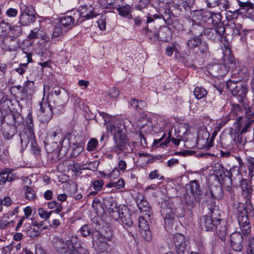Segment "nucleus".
Returning a JSON list of instances; mask_svg holds the SVG:
<instances>
[{
    "label": "nucleus",
    "mask_w": 254,
    "mask_h": 254,
    "mask_svg": "<svg viewBox=\"0 0 254 254\" xmlns=\"http://www.w3.org/2000/svg\"><path fill=\"white\" fill-rule=\"evenodd\" d=\"M36 20L35 15L30 14L28 15L26 14L21 13L20 15L19 22L20 25L26 26L30 25L33 23Z\"/></svg>",
    "instance_id": "72a5a7b5"
},
{
    "label": "nucleus",
    "mask_w": 254,
    "mask_h": 254,
    "mask_svg": "<svg viewBox=\"0 0 254 254\" xmlns=\"http://www.w3.org/2000/svg\"><path fill=\"white\" fill-rule=\"evenodd\" d=\"M253 123L247 119V117L242 116L238 117L235 121V131L239 135H242L249 131L252 127Z\"/></svg>",
    "instance_id": "9b49d317"
},
{
    "label": "nucleus",
    "mask_w": 254,
    "mask_h": 254,
    "mask_svg": "<svg viewBox=\"0 0 254 254\" xmlns=\"http://www.w3.org/2000/svg\"><path fill=\"white\" fill-rule=\"evenodd\" d=\"M223 63L224 65L227 66L228 70H234L237 66L234 57L231 54V49L228 47L225 48Z\"/></svg>",
    "instance_id": "aec40b11"
},
{
    "label": "nucleus",
    "mask_w": 254,
    "mask_h": 254,
    "mask_svg": "<svg viewBox=\"0 0 254 254\" xmlns=\"http://www.w3.org/2000/svg\"><path fill=\"white\" fill-rule=\"evenodd\" d=\"M80 232L84 237H86L91 234V228L89 225H83L80 229Z\"/></svg>",
    "instance_id": "338daca9"
},
{
    "label": "nucleus",
    "mask_w": 254,
    "mask_h": 254,
    "mask_svg": "<svg viewBox=\"0 0 254 254\" xmlns=\"http://www.w3.org/2000/svg\"><path fill=\"white\" fill-rule=\"evenodd\" d=\"M40 110L42 113V114L40 115V122L43 124H46L48 123L52 118V116L53 115L52 112H49L47 114H45L44 110L43 109V107L42 106V104H41Z\"/></svg>",
    "instance_id": "603ef678"
},
{
    "label": "nucleus",
    "mask_w": 254,
    "mask_h": 254,
    "mask_svg": "<svg viewBox=\"0 0 254 254\" xmlns=\"http://www.w3.org/2000/svg\"><path fill=\"white\" fill-rule=\"evenodd\" d=\"M242 108L238 104H234L232 105V107L231 110V112L229 113V117L230 118H234L235 117L238 116H240L239 114L242 113Z\"/></svg>",
    "instance_id": "4d7b16f0"
},
{
    "label": "nucleus",
    "mask_w": 254,
    "mask_h": 254,
    "mask_svg": "<svg viewBox=\"0 0 254 254\" xmlns=\"http://www.w3.org/2000/svg\"><path fill=\"white\" fill-rule=\"evenodd\" d=\"M27 58V62L25 64H20L17 67H15L14 70L20 75H23L27 68L28 64L32 62V55L29 53L24 52Z\"/></svg>",
    "instance_id": "e433bc0d"
},
{
    "label": "nucleus",
    "mask_w": 254,
    "mask_h": 254,
    "mask_svg": "<svg viewBox=\"0 0 254 254\" xmlns=\"http://www.w3.org/2000/svg\"><path fill=\"white\" fill-rule=\"evenodd\" d=\"M202 196V192L198 181H191L186 185V192L183 198L188 209L195 207L200 201Z\"/></svg>",
    "instance_id": "f257e3e1"
},
{
    "label": "nucleus",
    "mask_w": 254,
    "mask_h": 254,
    "mask_svg": "<svg viewBox=\"0 0 254 254\" xmlns=\"http://www.w3.org/2000/svg\"><path fill=\"white\" fill-rule=\"evenodd\" d=\"M74 239L71 238L64 242L63 238L56 236L53 239V245L55 250L58 252L66 253L67 251H69L71 248H72Z\"/></svg>",
    "instance_id": "6e6552de"
},
{
    "label": "nucleus",
    "mask_w": 254,
    "mask_h": 254,
    "mask_svg": "<svg viewBox=\"0 0 254 254\" xmlns=\"http://www.w3.org/2000/svg\"><path fill=\"white\" fill-rule=\"evenodd\" d=\"M194 3V0H182L179 2L175 3L174 7L180 10L183 14L189 16Z\"/></svg>",
    "instance_id": "dca6fc26"
},
{
    "label": "nucleus",
    "mask_w": 254,
    "mask_h": 254,
    "mask_svg": "<svg viewBox=\"0 0 254 254\" xmlns=\"http://www.w3.org/2000/svg\"><path fill=\"white\" fill-rule=\"evenodd\" d=\"M20 41L19 39H15L8 35L3 37L0 46L5 51L14 52L20 48Z\"/></svg>",
    "instance_id": "9d476101"
},
{
    "label": "nucleus",
    "mask_w": 254,
    "mask_h": 254,
    "mask_svg": "<svg viewBox=\"0 0 254 254\" xmlns=\"http://www.w3.org/2000/svg\"><path fill=\"white\" fill-rule=\"evenodd\" d=\"M6 118L8 120V124L14 126L15 127L20 126L23 123V119L21 115L18 112L7 114L4 116V119Z\"/></svg>",
    "instance_id": "b1692460"
},
{
    "label": "nucleus",
    "mask_w": 254,
    "mask_h": 254,
    "mask_svg": "<svg viewBox=\"0 0 254 254\" xmlns=\"http://www.w3.org/2000/svg\"><path fill=\"white\" fill-rule=\"evenodd\" d=\"M237 219L240 229L243 235H247L250 233V225L245 204L239 203L237 207Z\"/></svg>",
    "instance_id": "20e7f679"
},
{
    "label": "nucleus",
    "mask_w": 254,
    "mask_h": 254,
    "mask_svg": "<svg viewBox=\"0 0 254 254\" xmlns=\"http://www.w3.org/2000/svg\"><path fill=\"white\" fill-rule=\"evenodd\" d=\"M10 25L8 23L2 21L0 23V36L3 37L8 36L9 32Z\"/></svg>",
    "instance_id": "864d4df0"
},
{
    "label": "nucleus",
    "mask_w": 254,
    "mask_h": 254,
    "mask_svg": "<svg viewBox=\"0 0 254 254\" xmlns=\"http://www.w3.org/2000/svg\"><path fill=\"white\" fill-rule=\"evenodd\" d=\"M214 230L219 239L222 241L225 242L227 234V228L225 221H222L220 223L218 224Z\"/></svg>",
    "instance_id": "c85d7f7f"
},
{
    "label": "nucleus",
    "mask_w": 254,
    "mask_h": 254,
    "mask_svg": "<svg viewBox=\"0 0 254 254\" xmlns=\"http://www.w3.org/2000/svg\"><path fill=\"white\" fill-rule=\"evenodd\" d=\"M210 72L214 76H223L228 72V68L223 64H215L209 68Z\"/></svg>",
    "instance_id": "393cba45"
},
{
    "label": "nucleus",
    "mask_w": 254,
    "mask_h": 254,
    "mask_svg": "<svg viewBox=\"0 0 254 254\" xmlns=\"http://www.w3.org/2000/svg\"><path fill=\"white\" fill-rule=\"evenodd\" d=\"M104 185V182L101 179L95 180L92 182V186L95 190L91 191L88 195H95L97 194L98 191L100 190Z\"/></svg>",
    "instance_id": "8fccbe9b"
},
{
    "label": "nucleus",
    "mask_w": 254,
    "mask_h": 254,
    "mask_svg": "<svg viewBox=\"0 0 254 254\" xmlns=\"http://www.w3.org/2000/svg\"><path fill=\"white\" fill-rule=\"evenodd\" d=\"M138 207L140 211L149 212L150 209L149 203L146 200L143 196H138L136 200Z\"/></svg>",
    "instance_id": "79ce46f5"
},
{
    "label": "nucleus",
    "mask_w": 254,
    "mask_h": 254,
    "mask_svg": "<svg viewBox=\"0 0 254 254\" xmlns=\"http://www.w3.org/2000/svg\"><path fill=\"white\" fill-rule=\"evenodd\" d=\"M67 102L61 100L60 97L54 98L48 102V107L53 115L60 116L65 112Z\"/></svg>",
    "instance_id": "1a4fd4ad"
},
{
    "label": "nucleus",
    "mask_w": 254,
    "mask_h": 254,
    "mask_svg": "<svg viewBox=\"0 0 254 254\" xmlns=\"http://www.w3.org/2000/svg\"><path fill=\"white\" fill-rule=\"evenodd\" d=\"M230 244L232 249L240 252L242 251L244 245V238L240 232H235L230 235Z\"/></svg>",
    "instance_id": "2eb2a0df"
},
{
    "label": "nucleus",
    "mask_w": 254,
    "mask_h": 254,
    "mask_svg": "<svg viewBox=\"0 0 254 254\" xmlns=\"http://www.w3.org/2000/svg\"><path fill=\"white\" fill-rule=\"evenodd\" d=\"M72 248H71L69 253V254H88L87 250L82 247L80 243L76 238L74 239Z\"/></svg>",
    "instance_id": "2f4dec72"
},
{
    "label": "nucleus",
    "mask_w": 254,
    "mask_h": 254,
    "mask_svg": "<svg viewBox=\"0 0 254 254\" xmlns=\"http://www.w3.org/2000/svg\"><path fill=\"white\" fill-rule=\"evenodd\" d=\"M38 212L39 216L41 218L44 219L45 220H47L50 218L51 215L53 213V211H50L48 212L44 210L42 208H40L38 209Z\"/></svg>",
    "instance_id": "680f3d73"
},
{
    "label": "nucleus",
    "mask_w": 254,
    "mask_h": 254,
    "mask_svg": "<svg viewBox=\"0 0 254 254\" xmlns=\"http://www.w3.org/2000/svg\"><path fill=\"white\" fill-rule=\"evenodd\" d=\"M61 130L59 127L52 129L50 132V137L52 138L53 141H58L59 143H61L62 137Z\"/></svg>",
    "instance_id": "de8ad7c7"
},
{
    "label": "nucleus",
    "mask_w": 254,
    "mask_h": 254,
    "mask_svg": "<svg viewBox=\"0 0 254 254\" xmlns=\"http://www.w3.org/2000/svg\"><path fill=\"white\" fill-rule=\"evenodd\" d=\"M202 41V40L200 37L193 36L188 40L187 45L189 49H194L199 46Z\"/></svg>",
    "instance_id": "a19ab883"
},
{
    "label": "nucleus",
    "mask_w": 254,
    "mask_h": 254,
    "mask_svg": "<svg viewBox=\"0 0 254 254\" xmlns=\"http://www.w3.org/2000/svg\"><path fill=\"white\" fill-rule=\"evenodd\" d=\"M218 6L221 11L227 10L229 9V2L228 0H218Z\"/></svg>",
    "instance_id": "69168bd1"
},
{
    "label": "nucleus",
    "mask_w": 254,
    "mask_h": 254,
    "mask_svg": "<svg viewBox=\"0 0 254 254\" xmlns=\"http://www.w3.org/2000/svg\"><path fill=\"white\" fill-rule=\"evenodd\" d=\"M23 190L25 191V197L29 201L35 200L37 196L33 188L27 185H24Z\"/></svg>",
    "instance_id": "4c0bfd02"
},
{
    "label": "nucleus",
    "mask_w": 254,
    "mask_h": 254,
    "mask_svg": "<svg viewBox=\"0 0 254 254\" xmlns=\"http://www.w3.org/2000/svg\"><path fill=\"white\" fill-rule=\"evenodd\" d=\"M20 141L22 146H27L31 142V139L35 138L34 132L29 131L28 133L26 132H21L20 134Z\"/></svg>",
    "instance_id": "473e14b6"
},
{
    "label": "nucleus",
    "mask_w": 254,
    "mask_h": 254,
    "mask_svg": "<svg viewBox=\"0 0 254 254\" xmlns=\"http://www.w3.org/2000/svg\"><path fill=\"white\" fill-rule=\"evenodd\" d=\"M225 32V27H220L219 28H207L205 29L204 35L207 38L213 41H219L221 40L224 36Z\"/></svg>",
    "instance_id": "ddd939ff"
},
{
    "label": "nucleus",
    "mask_w": 254,
    "mask_h": 254,
    "mask_svg": "<svg viewBox=\"0 0 254 254\" xmlns=\"http://www.w3.org/2000/svg\"><path fill=\"white\" fill-rule=\"evenodd\" d=\"M101 4L105 8L116 9L121 4L122 0H100Z\"/></svg>",
    "instance_id": "c9c22d12"
},
{
    "label": "nucleus",
    "mask_w": 254,
    "mask_h": 254,
    "mask_svg": "<svg viewBox=\"0 0 254 254\" xmlns=\"http://www.w3.org/2000/svg\"><path fill=\"white\" fill-rule=\"evenodd\" d=\"M239 5L241 9L245 10V11L249 9V7H251L253 3L250 1V0H246V1H241L240 2H238Z\"/></svg>",
    "instance_id": "774afa93"
},
{
    "label": "nucleus",
    "mask_w": 254,
    "mask_h": 254,
    "mask_svg": "<svg viewBox=\"0 0 254 254\" xmlns=\"http://www.w3.org/2000/svg\"><path fill=\"white\" fill-rule=\"evenodd\" d=\"M233 70V80H238V82H245L247 83L246 82L249 80L250 77L249 71L247 68L244 67L238 71L237 70H235V69Z\"/></svg>",
    "instance_id": "5701e85b"
},
{
    "label": "nucleus",
    "mask_w": 254,
    "mask_h": 254,
    "mask_svg": "<svg viewBox=\"0 0 254 254\" xmlns=\"http://www.w3.org/2000/svg\"><path fill=\"white\" fill-rule=\"evenodd\" d=\"M205 30V28L202 25L198 23H193L190 32L193 36H198L200 37L204 34Z\"/></svg>",
    "instance_id": "ea45409f"
},
{
    "label": "nucleus",
    "mask_w": 254,
    "mask_h": 254,
    "mask_svg": "<svg viewBox=\"0 0 254 254\" xmlns=\"http://www.w3.org/2000/svg\"><path fill=\"white\" fill-rule=\"evenodd\" d=\"M131 216V215L128 212V209L125 206H122V208L118 210V212L116 214L112 215L115 220L120 219L123 224L127 227H131L133 224Z\"/></svg>",
    "instance_id": "f8f14e48"
},
{
    "label": "nucleus",
    "mask_w": 254,
    "mask_h": 254,
    "mask_svg": "<svg viewBox=\"0 0 254 254\" xmlns=\"http://www.w3.org/2000/svg\"><path fill=\"white\" fill-rule=\"evenodd\" d=\"M218 223H216L213 219L204 215L200 218V226L202 230L206 231H213L217 226Z\"/></svg>",
    "instance_id": "6ab92c4d"
},
{
    "label": "nucleus",
    "mask_w": 254,
    "mask_h": 254,
    "mask_svg": "<svg viewBox=\"0 0 254 254\" xmlns=\"http://www.w3.org/2000/svg\"><path fill=\"white\" fill-rule=\"evenodd\" d=\"M216 177L219 182L226 186L228 189L232 185V178H235L234 175L238 176L241 179V174L239 169L234 167L229 171L226 169L222 168L216 172Z\"/></svg>",
    "instance_id": "7ed1b4c3"
},
{
    "label": "nucleus",
    "mask_w": 254,
    "mask_h": 254,
    "mask_svg": "<svg viewBox=\"0 0 254 254\" xmlns=\"http://www.w3.org/2000/svg\"><path fill=\"white\" fill-rule=\"evenodd\" d=\"M14 179L13 174L7 172L0 173V185H4L6 182H12Z\"/></svg>",
    "instance_id": "3c124183"
},
{
    "label": "nucleus",
    "mask_w": 254,
    "mask_h": 254,
    "mask_svg": "<svg viewBox=\"0 0 254 254\" xmlns=\"http://www.w3.org/2000/svg\"><path fill=\"white\" fill-rule=\"evenodd\" d=\"M227 88L232 94L235 97L238 102L242 103L248 93V85L245 82H238V80L230 79L226 84Z\"/></svg>",
    "instance_id": "f03ea898"
},
{
    "label": "nucleus",
    "mask_w": 254,
    "mask_h": 254,
    "mask_svg": "<svg viewBox=\"0 0 254 254\" xmlns=\"http://www.w3.org/2000/svg\"><path fill=\"white\" fill-rule=\"evenodd\" d=\"M97 14L94 11V8L92 5H84L80 6L76 16L77 18V24H81L85 20L92 19L96 17Z\"/></svg>",
    "instance_id": "0eeeda50"
},
{
    "label": "nucleus",
    "mask_w": 254,
    "mask_h": 254,
    "mask_svg": "<svg viewBox=\"0 0 254 254\" xmlns=\"http://www.w3.org/2000/svg\"><path fill=\"white\" fill-rule=\"evenodd\" d=\"M240 186L242 189V194L245 197L249 198L251 196L253 189L251 183L246 179H241Z\"/></svg>",
    "instance_id": "cd10ccee"
},
{
    "label": "nucleus",
    "mask_w": 254,
    "mask_h": 254,
    "mask_svg": "<svg viewBox=\"0 0 254 254\" xmlns=\"http://www.w3.org/2000/svg\"><path fill=\"white\" fill-rule=\"evenodd\" d=\"M212 15L210 22L214 28L225 27L221 22V15L220 13L212 12Z\"/></svg>",
    "instance_id": "c03bdc74"
},
{
    "label": "nucleus",
    "mask_w": 254,
    "mask_h": 254,
    "mask_svg": "<svg viewBox=\"0 0 254 254\" xmlns=\"http://www.w3.org/2000/svg\"><path fill=\"white\" fill-rule=\"evenodd\" d=\"M104 203L106 207L107 210L110 213L116 214L118 210L122 208V205L117 206V203L114 198L110 195L104 197Z\"/></svg>",
    "instance_id": "412c9836"
},
{
    "label": "nucleus",
    "mask_w": 254,
    "mask_h": 254,
    "mask_svg": "<svg viewBox=\"0 0 254 254\" xmlns=\"http://www.w3.org/2000/svg\"><path fill=\"white\" fill-rule=\"evenodd\" d=\"M59 21L61 24L68 29H71L73 27L79 25L77 24V18L76 13H73V16L65 15L61 17Z\"/></svg>",
    "instance_id": "a211bd4d"
},
{
    "label": "nucleus",
    "mask_w": 254,
    "mask_h": 254,
    "mask_svg": "<svg viewBox=\"0 0 254 254\" xmlns=\"http://www.w3.org/2000/svg\"><path fill=\"white\" fill-rule=\"evenodd\" d=\"M209 212L206 216L213 219L216 223H220L223 221L220 218V210L218 207L215 205H211L210 207H208Z\"/></svg>",
    "instance_id": "7c9ffc66"
},
{
    "label": "nucleus",
    "mask_w": 254,
    "mask_h": 254,
    "mask_svg": "<svg viewBox=\"0 0 254 254\" xmlns=\"http://www.w3.org/2000/svg\"><path fill=\"white\" fill-rule=\"evenodd\" d=\"M54 92L56 97L55 98L60 97L61 100L64 101H68L69 96L66 90L64 88H56L54 89Z\"/></svg>",
    "instance_id": "a18cd8bd"
},
{
    "label": "nucleus",
    "mask_w": 254,
    "mask_h": 254,
    "mask_svg": "<svg viewBox=\"0 0 254 254\" xmlns=\"http://www.w3.org/2000/svg\"><path fill=\"white\" fill-rule=\"evenodd\" d=\"M19 6L21 13L26 14L28 15H30V14H31L32 15H35L34 9L33 6L31 5H26L23 2H21Z\"/></svg>",
    "instance_id": "6e6d98bb"
},
{
    "label": "nucleus",
    "mask_w": 254,
    "mask_h": 254,
    "mask_svg": "<svg viewBox=\"0 0 254 254\" xmlns=\"http://www.w3.org/2000/svg\"><path fill=\"white\" fill-rule=\"evenodd\" d=\"M166 134H164L163 136L159 139H154L153 141V144L155 146L158 145V147H163L164 146L167 145L170 142V139L169 138L170 133H169L168 137L163 142H162Z\"/></svg>",
    "instance_id": "13d9d810"
},
{
    "label": "nucleus",
    "mask_w": 254,
    "mask_h": 254,
    "mask_svg": "<svg viewBox=\"0 0 254 254\" xmlns=\"http://www.w3.org/2000/svg\"><path fill=\"white\" fill-rule=\"evenodd\" d=\"M142 238L146 241H150L152 239L151 232L149 228L146 229L140 230Z\"/></svg>",
    "instance_id": "052dcab7"
},
{
    "label": "nucleus",
    "mask_w": 254,
    "mask_h": 254,
    "mask_svg": "<svg viewBox=\"0 0 254 254\" xmlns=\"http://www.w3.org/2000/svg\"><path fill=\"white\" fill-rule=\"evenodd\" d=\"M32 224L33 226H36L37 227L38 229L35 230L33 229V232H30V236L32 237H34L38 236L40 231H41L43 229H45L46 227H44V221H42L40 223H38L36 221H32Z\"/></svg>",
    "instance_id": "09e8293b"
},
{
    "label": "nucleus",
    "mask_w": 254,
    "mask_h": 254,
    "mask_svg": "<svg viewBox=\"0 0 254 254\" xmlns=\"http://www.w3.org/2000/svg\"><path fill=\"white\" fill-rule=\"evenodd\" d=\"M34 82L27 80L23 83V94L27 97L31 96L35 91Z\"/></svg>",
    "instance_id": "f704fd0d"
},
{
    "label": "nucleus",
    "mask_w": 254,
    "mask_h": 254,
    "mask_svg": "<svg viewBox=\"0 0 254 254\" xmlns=\"http://www.w3.org/2000/svg\"><path fill=\"white\" fill-rule=\"evenodd\" d=\"M97 240L99 242L98 243H100V244L98 245V247L101 246L100 251L104 252L106 251L108 246V242H110L112 240V234L110 233V234H107V236L104 235L102 233H100L97 232Z\"/></svg>",
    "instance_id": "a878e982"
},
{
    "label": "nucleus",
    "mask_w": 254,
    "mask_h": 254,
    "mask_svg": "<svg viewBox=\"0 0 254 254\" xmlns=\"http://www.w3.org/2000/svg\"><path fill=\"white\" fill-rule=\"evenodd\" d=\"M138 226L140 230L148 229L149 226L147 221L144 219L143 217H140L138 219Z\"/></svg>",
    "instance_id": "0e129e2a"
},
{
    "label": "nucleus",
    "mask_w": 254,
    "mask_h": 254,
    "mask_svg": "<svg viewBox=\"0 0 254 254\" xmlns=\"http://www.w3.org/2000/svg\"><path fill=\"white\" fill-rule=\"evenodd\" d=\"M119 12V15L123 17H126L129 19L132 18L131 15L130 13L132 11V8L131 5L127 4H124L123 0L120 4V6H118L116 9Z\"/></svg>",
    "instance_id": "bb28decb"
},
{
    "label": "nucleus",
    "mask_w": 254,
    "mask_h": 254,
    "mask_svg": "<svg viewBox=\"0 0 254 254\" xmlns=\"http://www.w3.org/2000/svg\"><path fill=\"white\" fill-rule=\"evenodd\" d=\"M168 32L169 30L167 27L161 28L158 32H154L153 38L150 37V40L152 42H155L157 40L160 41H166L168 37L166 34Z\"/></svg>",
    "instance_id": "c756f323"
},
{
    "label": "nucleus",
    "mask_w": 254,
    "mask_h": 254,
    "mask_svg": "<svg viewBox=\"0 0 254 254\" xmlns=\"http://www.w3.org/2000/svg\"><path fill=\"white\" fill-rule=\"evenodd\" d=\"M160 212L164 220L165 228L169 231L174 221V214L169 201L165 200L162 202Z\"/></svg>",
    "instance_id": "39448f33"
},
{
    "label": "nucleus",
    "mask_w": 254,
    "mask_h": 254,
    "mask_svg": "<svg viewBox=\"0 0 254 254\" xmlns=\"http://www.w3.org/2000/svg\"><path fill=\"white\" fill-rule=\"evenodd\" d=\"M113 140L114 145L112 150L117 155L123 153L125 156H127L132 152V149L127 137L115 139Z\"/></svg>",
    "instance_id": "423d86ee"
},
{
    "label": "nucleus",
    "mask_w": 254,
    "mask_h": 254,
    "mask_svg": "<svg viewBox=\"0 0 254 254\" xmlns=\"http://www.w3.org/2000/svg\"><path fill=\"white\" fill-rule=\"evenodd\" d=\"M173 241L177 254H185L187 244L184 235L180 233L175 234Z\"/></svg>",
    "instance_id": "4468645a"
},
{
    "label": "nucleus",
    "mask_w": 254,
    "mask_h": 254,
    "mask_svg": "<svg viewBox=\"0 0 254 254\" xmlns=\"http://www.w3.org/2000/svg\"><path fill=\"white\" fill-rule=\"evenodd\" d=\"M130 105L135 109H141L145 106V103L143 101H138L135 98H132L130 101Z\"/></svg>",
    "instance_id": "bf43d9fd"
},
{
    "label": "nucleus",
    "mask_w": 254,
    "mask_h": 254,
    "mask_svg": "<svg viewBox=\"0 0 254 254\" xmlns=\"http://www.w3.org/2000/svg\"><path fill=\"white\" fill-rule=\"evenodd\" d=\"M212 12L203 10H193L192 15V21H200L203 22L210 21Z\"/></svg>",
    "instance_id": "f3484780"
},
{
    "label": "nucleus",
    "mask_w": 254,
    "mask_h": 254,
    "mask_svg": "<svg viewBox=\"0 0 254 254\" xmlns=\"http://www.w3.org/2000/svg\"><path fill=\"white\" fill-rule=\"evenodd\" d=\"M125 127L121 123L114 124L111 126V132L114 135L113 139L126 138Z\"/></svg>",
    "instance_id": "4be33fe9"
},
{
    "label": "nucleus",
    "mask_w": 254,
    "mask_h": 254,
    "mask_svg": "<svg viewBox=\"0 0 254 254\" xmlns=\"http://www.w3.org/2000/svg\"><path fill=\"white\" fill-rule=\"evenodd\" d=\"M98 141L95 138L91 139L87 145V150L89 151H93L95 150L97 146Z\"/></svg>",
    "instance_id": "e2e57ef3"
},
{
    "label": "nucleus",
    "mask_w": 254,
    "mask_h": 254,
    "mask_svg": "<svg viewBox=\"0 0 254 254\" xmlns=\"http://www.w3.org/2000/svg\"><path fill=\"white\" fill-rule=\"evenodd\" d=\"M60 143L58 141H53L51 142H45V147L48 154L53 153L58 150L59 145Z\"/></svg>",
    "instance_id": "49530a36"
},
{
    "label": "nucleus",
    "mask_w": 254,
    "mask_h": 254,
    "mask_svg": "<svg viewBox=\"0 0 254 254\" xmlns=\"http://www.w3.org/2000/svg\"><path fill=\"white\" fill-rule=\"evenodd\" d=\"M209 193L212 198L219 199L223 197V190L220 186L211 187Z\"/></svg>",
    "instance_id": "58836bf2"
},
{
    "label": "nucleus",
    "mask_w": 254,
    "mask_h": 254,
    "mask_svg": "<svg viewBox=\"0 0 254 254\" xmlns=\"http://www.w3.org/2000/svg\"><path fill=\"white\" fill-rule=\"evenodd\" d=\"M22 28L21 25H11L8 36L15 39H18L22 34Z\"/></svg>",
    "instance_id": "37998d69"
},
{
    "label": "nucleus",
    "mask_w": 254,
    "mask_h": 254,
    "mask_svg": "<svg viewBox=\"0 0 254 254\" xmlns=\"http://www.w3.org/2000/svg\"><path fill=\"white\" fill-rule=\"evenodd\" d=\"M193 94L195 98L199 100L204 98L206 96L207 92L201 87H196L194 88Z\"/></svg>",
    "instance_id": "5fc2aeb1"
}]
</instances>
